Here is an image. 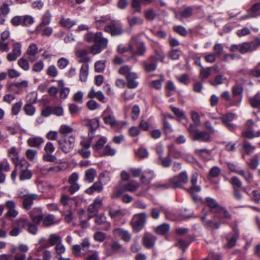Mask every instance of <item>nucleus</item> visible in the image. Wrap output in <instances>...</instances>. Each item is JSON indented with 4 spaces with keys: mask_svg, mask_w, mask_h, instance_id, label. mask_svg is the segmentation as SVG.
I'll use <instances>...</instances> for the list:
<instances>
[{
    "mask_svg": "<svg viewBox=\"0 0 260 260\" xmlns=\"http://www.w3.org/2000/svg\"><path fill=\"white\" fill-rule=\"evenodd\" d=\"M144 15L146 19L152 21L155 18L156 14L152 9H149L145 11Z\"/></svg>",
    "mask_w": 260,
    "mask_h": 260,
    "instance_id": "obj_54",
    "label": "nucleus"
},
{
    "mask_svg": "<svg viewBox=\"0 0 260 260\" xmlns=\"http://www.w3.org/2000/svg\"><path fill=\"white\" fill-rule=\"evenodd\" d=\"M156 240V238L154 235L146 233L142 239V243L146 248L150 249L154 246Z\"/></svg>",
    "mask_w": 260,
    "mask_h": 260,
    "instance_id": "obj_13",
    "label": "nucleus"
},
{
    "mask_svg": "<svg viewBox=\"0 0 260 260\" xmlns=\"http://www.w3.org/2000/svg\"><path fill=\"white\" fill-rule=\"evenodd\" d=\"M89 52L86 49H79L76 51L75 54L77 57L79 58L78 62L79 63H88L90 62L91 58L88 54Z\"/></svg>",
    "mask_w": 260,
    "mask_h": 260,
    "instance_id": "obj_11",
    "label": "nucleus"
},
{
    "mask_svg": "<svg viewBox=\"0 0 260 260\" xmlns=\"http://www.w3.org/2000/svg\"><path fill=\"white\" fill-rule=\"evenodd\" d=\"M124 191H125L123 187L115 188L111 195V198L113 199H118Z\"/></svg>",
    "mask_w": 260,
    "mask_h": 260,
    "instance_id": "obj_57",
    "label": "nucleus"
},
{
    "mask_svg": "<svg viewBox=\"0 0 260 260\" xmlns=\"http://www.w3.org/2000/svg\"><path fill=\"white\" fill-rule=\"evenodd\" d=\"M155 55H151L148 58L149 61H155L157 62V61H160L164 62L165 54L161 50H155Z\"/></svg>",
    "mask_w": 260,
    "mask_h": 260,
    "instance_id": "obj_22",
    "label": "nucleus"
},
{
    "mask_svg": "<svg viewBox=\"0 0 260 260\" xmlns=\"http://www.w3.org/2000/svg\"><path fill=\"white\" fill-rule=\"evenodd\" d=\"M69 109L71 115L72 116H75L80 112L81 108L75 104H71L69 106Z\"/></svg>",
    "mask_w": 260,
    "mask_h": 260,
    "instance_id": "obj_63",
    "label": "nucleus"
},
{
    "mask_svg": "<svg viewBox=\"0 0 260 260\" xmlns=\"http://www.w3.org/2000/svg\"><path fill=\"white\" fill-rule=\"evenodd\" d=\"M28 249V248L26 245L20 244L18 247L12 248L11 251L15 255V260H24L25 258V253Z\"/></svg>",
    "mask_w": 260,
    "mask_h": 260,
    "instance_id": "obj_7",
    "label": "nucleus"
},
{
    "mask_svg": "<svg viewBox=\"0 0 260 260\" xmlns=\"http://www.w3.org/2000/svg\"><path fill=\"white\" fill-rule=\"evenodd\" d=\"M89 65L88 63L83 64L80 70L79 78L81 82H85L88 74Z\"/></svg>",
    "mask_w": 260,
    "mask_h": 260,
    "instance_id": "obj_27",
    "label": "nucleus"
},
{
    "mask_svg": "<svg viewBox=\"0 0 260 260\" xmlns=\"http://www.w3.org/2000/svg\"><path fill=\"white\" fill-rule=\"evenodd\" d=\"M99 210L91 205H90L87 209L88 216L89 219L96 216Z\"/></svg>",
    "mask_w": 260,
    "mask_h": 260,
    "instance_id": "obj_64",
    "label": "nucleus"
},
{
    "mask_svg": "<svg viewBox=\"0 0 260 260\" xmlns=\"http://www.w3.org/2000/svg\"><path fill=\"white\" fill-rule=\"evenodd\" d=\"M146 51V48L145 46L144 42H141L137 46V50L135 52H134V55L138 56H143Z\"/></svg>",
    "mask_w": 260,
    "mask_h": 260,
    "instance_id": "obj_42",
    "label": "nucleus"
},
{
    "mask_svg": "<svg viewBox=\"0 0 260 260\" xmlns=\"http://www.w3.org/2000/svg\"><path fill=\"white\" fill-rule=\"evenodd\" d=\"M111 20L106 16H102L95 21V25L98 29H101L105 25H107Z\"/></svg>",
    "mask_w": 260,
    "mask_h": 260,
    "instance_id": "obj_36",
    "label": "nucleus"
},
{
    "mask_svg": "<svg viewBox=\"0 0 260 260\" xmlns=\"http://www.w3.org/2000/svg\"><path fill=\"white\" fill-rule=\"evenodd\" d=\"M8 154L13 163L19 159L18 153L15 147H12L8 150Z\"/></svg>",
    "mask_w": 260,
    "mask_h": 260,
    "instance_id": "obj_41",
    "label": "nucleus"
},
{
    "mask_svg": "<svg viewBox=\"0 0 260 260\" xmlns=\"http://www.w3.org/2000/svg\"><path fill=\"white\" fill-rule=\"evenodd\" d=\"M113 234L115 237L120 238L125 242H128L131 239L130 234L121 228H117L113 231Z\"/></svg>",
    "mask_w": 260,
    "mask_h": 260,
    "instance_id": "obj_15",
    "label": "nucleus"
},
{
    "mask_svg": "<svg viewBox=\"0 0 260 260\" xmlns=\"http://www.w3.org/2000/svg\"><path fill=\"white\" fill-rule=\"evenodd\" d=\"M155 0H132V7L135 10V12L140 13L141 12V5H148L153 2Z\"/></svg>",
    "mask_w": 260,
    "mask_h": 260,
    "instance_id": "obj_16",
    "label": "nucleus"
},
{
    "mask_svg": "<svg viewBox=\"0 0 260 260\" xmlns=\"http://www.w3.org/2000/svg\"><path fill=\"white\" fill-rule=\"evenodd\" d=\"M30 217L33 223L36 224L40 223L43 220V215L42 214H38L35 215L33 213V211L30 212Z\"/></svg>",
    "mask_w": 260,
    "mask_h": 260,
    "instance_id": "obj_52",
    "label": "nucleus"
},
{
    "mask_svg": "<svg viewBox=\"0 0 260 260\" xmlns=\"http://www.w3.org/2000/svg\"><path fill=\"white\" fill-rule=\"evenodd\" d=\"M260 46V38H256L250 42L240 44V53L245 54L256 50Z\"/></svg>",
    "mask_w": 260,
    "mask_h": 260,
    "instance_id": "obj_4",
    "label": "nucleus"
},
{
    "mask_svg": "<svg viewBox=\"0 0 260 260\" xmlns=\"http://www.w3.org/2000/svg\"><path fill=\"white\" fill-rule=\"evenodd\" d=\"M147 218L146 214L144 212L135 214L131 221V225L133 230L140 232L144 227Z\"/></svg>",
    "mask_w": 260,
    "mask_h": 260,
    "instance_id": "obj_5",
    "label": "nucleus"
},
{
    "mask_svg": "<svg viewBox=\"0 0 260 260\" xmlns=\"http://www.w3.org/2000/svg\"><path fill=\"white\" fill-rule=\"evenodd\" d=\"M104 30L112 36H120L123 32L122 23L120 21L116 20H111L108 25H105Z\"/></svg>",
    "mask_w": 260,
    "mask_h": 260,
    "instance_id": "obj_2",
    "label": "nucleus"
},
{
    "mask_svg": "<svg viewBox=\"0 0 260 260\" xmlns=\"http://www.w3.org/2000/svg\"><path fill=\"white\" fill-rule=\"evenodd\" d=\"M75 138L73 136H64L58 140L59 148L65 153L70 152L74 147Z\"/></svg>",
    "mask_w": 260,
    "mask_h": 260,
    "instance_id": "obj_3",
    "label": "nucleus"
},
{
    "mask_svg": "<svg viewBox=\"0 0 260 260\" xmlns=\"http://www.w3.org/2000/svg\"><path fill=\"white\" fill-rule=\"evenodd\" d=\"M39 196L37 194H26L23 196L22 206L24 209L29 210L34 203V201L37 200Z\"/></svg>",
    "mask_w": 260,
    "mask_h": 260,
    "instance_id": "obj_10",
    "label": "nucleus"
},
{
    "mask_svg": "<svg viewBox=\"0 0 260 260\" xmlns=\"http://www.w3.org/2000/svg\"><path fill=\"white\" fill-rule=\"evenodd\" d=\"M103 120L105 124H109L111 126H113L116 124V120L112 115L109 114L107 116H105Z\"/></svg>",
    "mask_w": 260,
    "mask_h": 260,
    "instance_id": "obj_60",
    "label": "nucleus"
},
{
    "mask_svg": "<svg viewBox=\"0 0 260 260\" xmlns=\"http://www.w3.org/2000/svg\"><path fill=\"white\" fill-rule=\"evenodd\" d=\"M139 183L135 181H131L123 186L125 191L134 192L140 187Z\"/></svg>",
    "mask_w": 260,
    "mask_h": 260,
    "instance_id": "obj_28",
    "label": "nucleus"
},
{
    "mask_svg": "<svg viewBox=\"0 0 260 260\" xmlns=\"http://www.w3.org/2000/svg\"><path fill=\"white\" fill-rule=\"evenodd\" d=\"M44 142V139L40 137L30 138L27 141V144L30 147L36 148H39Z\"/></svg>",
    "mask_w": 260,
    "mask_h": 260,
    "instance_id": "obj_19",
    "label": "nucleus"
},
{
    "mask_svg": "<svg viewBox=\"0 0 260 260\" xmlns=\"http://www.w3.org/2000/svg\"><path fill=\"white\" fill-rule=\"evenodd\" d=\"M205 204L213 213V211L220 207L216 200L210 197L206 198Z\"/></svg>",
    "mask_w": 260,
    "mask_h": 260,
    "instance_id": "obj_24",
    "label": "nucleus"
},
{
    "mask_svg": "<svg viewBox=\"0 0 260 260\" xmlns=\"http://www.w3.org/2000/svg\"><path fill=\"white\" fill-rule=\"evenodd\" d=\"M34 22V18L30 15H26L22 16V26H30Z\"/></svg>",
    "mask_w": 260,
    "mask_h": 260,
    "instance_id": "obj_46",
    "label": "nucleus"
},
{
    "mask_svg": "<svg viewBox=\"0 0 260 260\" xmlns=\"http://www.w3.org/2000/svg\"><path fill=\"white\" fill-rule=\"evenodd\" d=\"M143 66L144 70L147 72H151L154 71L157 68V62L155 61H149L148 59L147 61L143 62Z\"/></svg>",
    "mask_w": 260,
    "mask_h": 260,
    "instance_id": "obj_29",
    "label": "nucleus"
},
{
    "mask_svg": "<svg viewBox=\"0 0 260 260\" xmlns=\"http://www.w3.org/2000/svg\"><path fill=\"white\" fill-rule=\"evenodd\" d=\"M96 176V171L94 169H89L85 172V180L88 182H92Z\"/></svg>",
    "mask_w": 260,
    "mask_h": 260,
    "instance_id": "obj_34",
    "label": "nucleus"
},
{
    "mask_svg": "<svg viewBox=\"0 0 260 260\" xmlns=\"http://www.w3.org/2000/svg\"><path fill=\"white\" fill-rule=\"evenodd\" d=\"M19 66L25 71H27L29 69L28 61L24 57L20 58L18 61Z\"/></svg>",
    "mask_w": 260,
    "mask_h": 260,
    "instance_id": "obj_53",
    "label": "nucleus"
},
{
    "mask_svg": "<svg viewBox=\"0 0 260 260\" xmlns=\"http://www.w3.org/2000/svg\"><path fill=\"white\" fill-rule=\"evenodd\" d=\"M88 98H96L101 102H103L105 99V95L101 91L95 92L94 87H92L87 94Z\"/></svg>",
    "mask_w": 260,
    "mask_h": 260,
    "instance_id": "obj_23",
    "label": "nucleus"
},
{
    "mask_svg": "<svg viewBox=\"0 0 260 260\" xmlns=\"http://www.w3.org/2000/svg\"><path fill=\"white\" fill-rule=\"evenodd\" d=\"M93 41L95 43L104 49L107 47L108 40L103 37L102 32H96L95 34Z\"/></svg>",
    "mask_w": 260,
    "mask_h": 260,
    "instance_id": "obj_18",
    "label": "nucleus"
},
{
    "mask_svg": "<svg viewBox=\"0 0 260 260\" xmlns=\"http://www.w3.org/2000/svg\"><path fill=\"white\" fill-rule=\"evenodd\" d=\"M168 155L171 157V156L174 158H179L181 157V153L180 151L176 149L173 145L169 146Z\"/></svg>",
    "mask_w": 260,
    "mask_h": 260,
    "instance_id": "obj_38",
    "label": "nucleus"
},
{
    "mask_svg": "<svg viewBox=\"0 0 260 260\" xmlns=\"http://www.w3.org/2000/svg\"><path fill=\"white\" fill-rule=\"evenodd\" d=\"M109 214L112 218H121L125 214L122 210H113L111 209L109 210Z\"/></svg>",
    "mask_w": 260,
    "mask_h": 260,
    "instance_id": "obj_44",
    "label": "nucleus"
},
{
    "mask_svg": "<svg viewBox=\"0 0 260 260\" xmlns=\"http://www.w3.org/2000/svg\"><path fill=\"white\" fill-rule=\"evenodd\" d=\"M95 222L101 226V229L104 231H109L111 228V223L107 220L104 214H101L95 216Z\"/></svg>",
    "mask_w": 260,
    "mask_h": 260,
    "instance_id": "obj_8",
    "label": "nucleus"
},
{
    "mask_svg": "<svg viewBox=\"0 0 260 260\" xmlns=\"http://www.w3.org/2000/svg\"><path fill=\"white\" fill-rule=\"evenodd\" d=\"M235 114L230 113L223 115L221 117L222 122L231 131H233L236 128L235 125L231 123V122L235 119Z\"/></svg>",
    "mask_w": 260,
    "mask_h": 260,
    "instance_id": "obj_9",
    "label": "nucleus"
},
{
    "mask_svg": "<svg viewBox=\"0 0 260 260\" xmlns=\"http://www.w3.org/2000/svg\"><path fill=\"white\" fill-rule=\"evenodd\" d=\"M103 189V186L101 181L95 182L93 185L86 190V192L91 194L94 191L101 192Z\"/></svg>",
    "mask_w": 260,
    "mask_h": 260,
    "instance_id": "obj_25",
    "label": "nucleus"
},
{
    "mask_svg": "<svg viewBox=\"0 0 260 260\" xmlns=\"http://www.w3.org/2000/svg\"><path fill=\"white\" fill-rule=\"evenodd\" d=\"M211 75V68H205L201 67L200 71V76L202 79L208 78Z\"/></svg>",
    "mask_w": 260,
    "mask_h": 260,
    "instance_id": "obj_50",
    "label": "nucleus"
},
{
    "mask_svg": "<svg viewBox=\"0 0 260 260\" xmlns=\"http://www.w3.org/2000/svg\"><path fill=\"white\" fill-rule=\"evenodd\" d=\"M38 54V47L35 44H31L28 47L27 51V55L36 56Z\"/></svg>",
    "mask_w": 260,
    "mask_h": 260,
    "instance_id": "obj_61",
    "label": "nucleus"
},
{
    "mask_svg": "<svg viewBox=\"0 0 260 260\" xmlns=\"http://www.w3.org/2000/svg\"><path fill=\"white\" fill-rule=\"evenodd\" d=\"M148 154L149 153L147 150L143 147L139 148L135 152V154L141 159L146 158L148 156Z\"/></svg>",
    "mask_w": 260,
    "mask_h": 260,
    "instance_id": "obj_56",
    "label": "nucleus"
},
{
    "mask_svg": "<svg viewBox=\"0 0 260 260\" xmlns=\"http://www.w3.org/2000/svg\"><path fill=\"white\" fill-rule=\"evenodd\" d=\"M15 167L17 169L18 168H20V170H23L28 169L29 167V163L25 159H21L17 160V162L14 163Z\"/></svg>",
    "mask_w": 260,
    "mask_h": 260,
    "instance_id": "obj_39",
    "label": "nucleus"
},
{
    "mask_svg": "<svg viewBox=\"0 0 260 260\" xmlns=\"http://www.w3.org/2000/svg\"><path fill=\"white\" fill-rule=\"evenodd\" d=\"M170 229L169 223H164L158 225L155 229V232L158 235H165L168 233Z\"/></svg>",
    "mask_w": 260,
    "mask_h": 260,
    "instance_id": "obj_26",
    "label": "nucleus"
},
{
    "mask_svg": "<svg viewBox=\"0 0 260 260\" xmlns=\"http://www.w3.org/2000/svg\"><path fill=\"white\" fill-rule=\"evenodd\" d=\"M221 213H223L224 218L229 219H231L232 215L228 211L226 208L223 207H219L217 208V209H216L214 211H213V214H214V217L220 219L221 217Z\"/></svg>",
    "mask_w": 260,
    "mask_h": 260,
    "instance_id": "obj_20",
    "label": "nucleus"
},
{
    "mask_svg": "<svg viewBox=\"0 0 260 260\" xmlns=\"http://www.w3.org/2000/svg\"><path fill=\"white\" fill-rule=\"evenodd\" d=\"M51 17V14L50 11L49 10L46 11L43 15L42 18V22H41L40 25L37 27V29H39V28H41L43 26L48 25L50 22Z\"/></svg>",
    "mask_w": 260,
    "mask_h": 260,
    "instance_id": "obj_30",
    "label": "nucleus"
},
{
    "mask_svg": "<svg viewBox=\"0 0 260 260\" xmlns=\"http://www.w3.org/2000/svg\"><path fill=\"white\" fill-rule=\"evenodd\" d=\"M60 25L67 28H71L72 26L75 25L76 22L72 21L70 19L62 18L59 22Z\"/></svg>",
    "mask_w": 260,
    "mask_h": 260,
    "instance_id": "obj_51",
    "label": "nucleus"
},
{
    "mask_svg": "<svg viewBox=\"0 0 260 260\" xmlns=\"http://www.w3.org/2000/svg\"><path fill=\"white\" fill-rule=\"evenodd\" d=\"M83 125L89 128L88 137L89 140L88 141H81V145L85 149L90 147L91 141L94 137V132L99 126V120L98 119H87L83 121Z\"/></svg>",
    "mask_w": 260,
    "mask_h": 260,
    "instance_id": "obj_1",
    "label": "nucleus"
},
{
    "mask_svg": "<svg viewBox=\"0 0 260 260\" xmlns=\"http://www.w3.org/2000/svg\"><path fill=\"white\" fill-rule=\"evenodd\" d=\"M234 230L235 231V235L231 238H227V246L229 248H231L235 245L237 240L239 237V232L235 229Z\"/></svg>",
    "mask_w": 260,
    "mask_h": 260,
    "instance_id": "obj_43",
    "label": "nucleus"
},
{
    "mask_svg": "<svg viewBox=\"0 0 260 260\" xmlns=\"http://www.w3.org/2000/svg\"><path fill=\"white\" fill-rule=\"evenodd\" d=\"M242 148L244 150L245 153L249 154L253 153L255 149V147L252 145L248 141L245 140L243 141Z\"/></svg>",
    "mask_w": 260,
    "mask_h": 260,
    "instance_id": "obj_35",
    "label": "nucleus"
},
{
    "mask_svg": "<svg viewBox=\"0 0 260 260\" xmlns=\"http://www.w3.org/2000/svg\"><path fill=\"white\" fill-rule=\"evenodd\" d=\"M249 103L253 108H260V92L256 93L253 96L249 98Z\"/></svg>",
    "mask_w": 260,
    "mask_h": 260,
    "instance_id": "obj_31",
    "label": "nucleus"
},
{
    "mask_svg": "<svg viewBox=\"0 0 260 260\" xmlns=\"http://www.w3.org/2000/svg\"><path fill=\"white\" fill-rule=\"evenodd\" d=\"M32 176V173L28 169L20 170L19 173V179L21 181L30 179Z\"/></svg>",
    "mask_w": 260,
    "mask_h": 260,
    "instance_id": "obj_37",
    "label": "nucleus"
},
{
    "mask_svg": "<svg viewBox=\"0 0 260 260\" xmlns=\"http://www.w3.org/2000/svg\"><path fill=\"white\" fill-rule=\"evenodd\" d=\"M232 90L233 95L234 96H236L242 95L243 92V88L241 85L237 84L233 86Z\"/></svg>",
    "mask_w": 260,
    "mask_h": 260,
    "instance_id": "obj_59",
    "label": "nucleus"
},
{
    "mask_svg": "<svg viewBox=\"0 0 260 260\" xmlns=\"http://www.w3.org/2000/svg\"><path fill=\"white\" fill-rule=\"evenodd\" d=\"M172 162V160L168 155L165 157H161V158L158 159V164L165 168L170 167Z\"/></svg>",
    "mask_w": 260,
    "mask_h": 260,
    "instance_id": "obj_40",
    "label": "nucleus"
},
{
    "mask_svg": "<svg viewBox=\"0 0 260 260\" xmlns=\"http://www.w3.org/2000/svg\"><path fill=\"white\" fill-rule=\"evenodd\" d=\"M188 177L185 171L181 172L179 175L170 179V182L173 188H181L182 186L188 182Z\"/></svg>",
    "mask_w": 260,
    "mask_h": 260,
    "instance_id": "obj_6",
    "label": "nucleus"
},
{
    "mask_svg": "<svg viewBox=\"0 0 260 260\" xmlns=\"http://www.w3.org/2000/svg\"><path fill=\"white\" fill-rule=\"evenodd\" d=\"M10 169V165L7 159L0 162V183H4L6 180V174L3 172H8Z\"/></svg>",
    "mask_w": 260,
    "mask_h": 260,
    "instance_id": "obj_17",
    "label": "nucleus"
},
{
    "mask_svg": "<svg viewBox=\"0 0 260 260\" xmlns=\"http://www.w3.org/2000/svg\"><path fill=\"white\" fill-rule=\"evenodd\" d=\"M211 136L210 133L205 131H196L194 135L191 138L193 141H200L204 142H208L210 141Z\"/></svg>",
    "mask_w": 260,
    "mask_h": 260,
    "instance_id": "obj_12",
    "label": "nucleus"
},
{
    "mask_svg": "<svg viewBox=\"0 0 260 260\" xmlns=\"http://www.w3.org/2000/svg\"><path fill=\"white\" fill-rule=\"evenodd\" d=\"M105 63L106 61L105 60H99L96 61L94 64L95 72L98 73L102 72L106 67Z\"/></svg>",
    "mask_w": 260,
    "mask_h": 260,
    "instance_id": "obj_55",
    "label": "nucleus"
},
{
    "mask_svg": "<svg viewBox=\"0 0 260 260\" xmlns=\"http://www.w3.org/2000/svg\"><path fill=\"white\" fill-rule=\"evenodd\" d=\"M30 221L26 218H20L16 220L13 224L17 225L21 230L25 229L29 224Z\"/></svg>",
    "mask_w": 260,
    "mask_h": 260,
    "instance_id": "obj_32",
    "label": "nucleus"
},
{
    "mask_svg": "<svg viewBox=\"0 0 260 260\" xmlns=\"http://www.w3.org/2000/svg\"><path fill=\"white\" fill-rule=\"evenodd\" d=\"M49 241L51 246L59 244L61 242V238L54 234H52L49 236Z\"/></svg>",
    "mask_w": 260,
    "mask_h": 260,
    "instance_id": "obj_49",
    "label": "nucleus"
},
{
    "mask_svg": "<svg viewBox=\"0 0 260 260\" xmlns=\"http://www.w3.org/2000/svg\"><path fill=\"white\" fill-rule=\"evenodd\" d=\"M28 86V82L26 80L22 81L21 82H17L13 83H12L10 85L9 88L10 89H13V88L16 87L19 89L25 88L27 87Z\"/></svg>",
    "mask_w": 260,
    "mask_h": 260,
    "instance_id": "obj_47",
    "label": "nucleus"
},
{
    "mask_svg": "<svg viewBox=\"0 0 260 260\" xmlns=\"http://www.w3.org/2000/svg\"><path fill=\"white\" fill-rule=\"evenodd\" d=\"M127 80V87L129 89H134L136 88L139 82L137 81L138 76L135 72H130L126 75Z\"/></svg>",
    "mask_w": 260,
    "mask_h": 260,
    "instance_id": "obj_14",
    "label": "nucleus"
},
{
    "mask_svg": "<svg viewBox=\"0 0 260 260\" xmlns=\"http://www.w3.org/2000/svg\"><path fill=\"white\" fill-rule=\"evenodd\" d=\"M221 222H214L213 220H208L205 221L204 223L205 227L208 229L214 230L215 229H218L220 228Z\"/></svg>",
    "mask_w": 260,
    "mask_h": 260,
    "instance_id": "obj_33",
    "label": "nucleus"
},
{
    "mask_svg": "<svg viewBox=\"0 0 260 260\" xmlns=\"http://www.w3.org/2000/svg\"><path fill=\"white\" fill-rule=\"evenodd\" d=\"M193 13L192 8L191 7H185L181 11V17L183 18H187L191 16Z\"/></svg>",
    "mask_w": 260,
    "mask_h": 260,
    "instance_id": "obj_58",
    "label": "nucleus"
},
{
    "mask_svg": "<svg viewBox=\"0 0 260 260\" xmlns=\"http://www.w3.org/2000/svg\"><path fill=\"white\" fill-rule=\"evenodd\" d=\"M127 21L128 24L131 27H133L138 23L142 24L143 23L142 20L140 19L139 18L135 16L132 17H128Z\"/></svg>",
    "mask_w": 260,
    "mask_h": 260,
    "instance_id": "obj_62",
    "label": "nucleus"
},
{
    "mask_svg": "<svg viewBox=\"0 0 260 260\" xmlns=\"http://www.w3.org/2000/svg\"><path fill=\"white\" fill-rule=\"evenodd\" d=\"M173 30L178 35L185 37L187 35L186 29L182 25H175L173 27Z\"/></svg>",
    "mask_w": 260,
    "mask_h": 260,
    "instance_id": "obj_48",
    "label": "nucleus"
},
{
    "mask_svg": "<svg viewBox=\"0 0 260 260\" xmlns=\"http://www.w3.org/2000/svg\"><path fill=\"white\" fill-rule=\"evenodd\" d=\"M260 11V2L255 3L253 4L249 10V12L252 14V17L254 18L257 17L260 15V13L258 12Z\"/></svg>",
    "mask_w": 260,
    "mask_h": 260,
    "instance_id": "obj_45",
    "label": "nucleus"
},
{
    "mask_svg": "<svg viewBox=\"0 0 260 260\" xmlns=\"http://www.w3.org/2000/svg\"><path fill=\"white\" fill-rule=\"evenodd\" d=\"M241 72L244 75H248L255 78L260 77V62L258 63L253 69L244 72V70H241Z\"/></svg>",
    "mask_w": 260,
    "mask_h": 260,
    "instance_id": "obj_21",
    "label": "nucleus"
}]
</instances>
